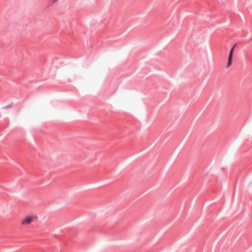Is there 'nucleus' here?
Masks as SVG:
<instances>
[{
    "instance_id": "nucleus-1",
    "label": "nucleus",
    "mask_w": 252,
    "mask_h": 252,
    "mask_svg": "<svg viewBox=\"0 0 252 252\" xmlns=\"http://www.w3.org/2000/svg\"><path fill=\"white\" fill-rule=\"evenodd\" d=\"M36 219L33 216H28L21 220L20 224L22 226H26L32 223V222Z\"/></svg>"
},
{
    "instance_id": "nucleus-2",
    "label": "nucleus",
    "mask_w": 252,
    "mask_h": 252,
    "mask_svg": "<svg viewBox=\"0 0 252 252\" xmlns=\"http://www.w3.org/2000/svg\"><path fill=\"white\" fill-rule=\"evenodd\" d=\"M234 49V46H233L231 49L228 58V62L226 66V68H229L232 64L233 52Z\"/></svg>"
},
{
    "instance_id": "nucleus-3",
    "label": "nucleus",
    "mask_w": 252,
    "mask_h": 252,
    "mask_svg": "<svg viewBox=\"0 0 252 252\" xmlns=\"http://www.w3.org/2000/svg\"><path fill=\"white\" fill-rule=\"evenodd\" d=\"M58 0H50V2L51 3V4H53L54 3H55L56 2H57Z\"/></svg>"
}]
</instances>
